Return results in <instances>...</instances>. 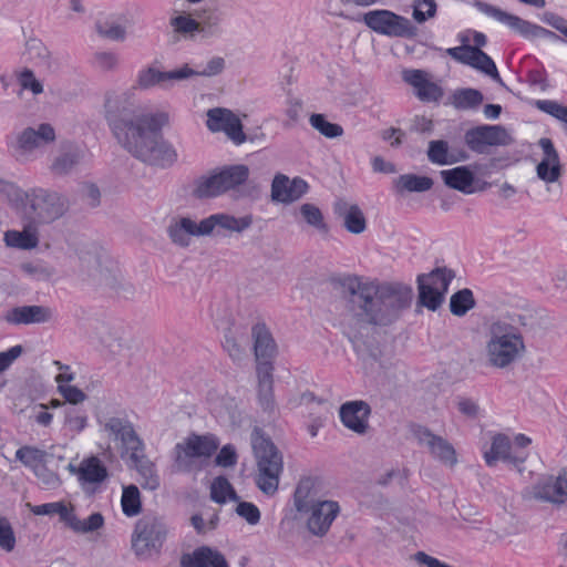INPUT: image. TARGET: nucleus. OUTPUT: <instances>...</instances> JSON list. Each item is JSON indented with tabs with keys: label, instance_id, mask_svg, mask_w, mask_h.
I'll return each instance as SVG.
<instances>
[{
	"label": "nucleus",
	"instance_id": "20",
	"mask_svg": "<svg viewBox=\"0 0 567 567\" xmlns=\"http://www.w3.org/2000/svg\"><path fill=\"white\" fill-rule=\"evenodd\" d=\"M97 422L109 437L121 443V447L126 454L131 451L142 450L143 442L127 419L109 416L99 417Z\"/></svg>",
	"mask_w": 567,
	"mask_h": 567
},
{
	"label": "nucleus",
	"instance_id": "34",
	"mask_svg": "<svg viewBox=\"0 0 567 567\" xmlns=\"http://www.w3.org/2000/svg\"><path fill=\"white\" fill-rule=\"evenodd\" d=\"M127 454L134 467L144 480L142 484L143 487L151 491L156 489L159 486V480L156 475L154 464L144 455V447L142 446V450L131 451Z\"/></svg>",
	"mask_w": 567,
	"mask_h": 567
},
{
	"label": "nucleus",
	"instance_id": "55",
	"mask_svg": "<svg viewBox=\"0 0 567 567\" xmlns=\"http://www.w3.org/2000/svg\"><path fill=\"white\" fill-rule=\"evenodd\" d=\"M0 197L7 199L11 205L21 208L24 203L25 190H22L17 185L0 179Z\"/></svg>",
	"mask_w": 567,
	"mask_h": 567
},
{
	"label": "nucleus",
	"instance_id": "29",
	"mask_svg": "<svg viewBox=\"0 0 567 567\" xmlns=\"http://www.w3.org/2000/svg\"><path fill=\"white\" fill-rule=\"evenodd\" d=\"M334 213L342 219L349 233L359 235L365 230L367 219L357 204L339 199L334 204Z\"/></svg>",
	"mask_w": 567,
	"mask_h": 567
},
{
	"label": "nucleus",
	"instance_id": "50",
	"mask_svg": "<svg viewBox=\"0 0 567 567\" xmlns=\"http://www.w3.org/2000/svg\"><path fill=\"white\" fill-rule=\"evenodd\" d=\"M27 506L30 508V511L34 515H53L58 514L60 516L61 522L64 523V525L68 522V518L70 516V513L72 511V505L68 506L63 502H54V503H47L42 505H31L27 504Z\"/></svg>",
	"mask_w": 567,
	"mask_h": 567
},
{
	"label": "nucleus",
	"instance_id": "45",
	"mask_svg": "<svg viewBox=\"0 0 567 567\" xmlns=\"http://www.w3.org/2000/svg\"><path fill=\"white\" fill-rule=\"evenodd\" d=\"M248 344L247 336L228 330L225 334L224 348L233 360H241Z\"/></svg>",
	"mask_w": 567,
	"mask_h": 567
},
{
	"label": "nucleus",
	"instance_id": "22",
	"mask_svg": "<svg viewBox=\"0 0 567 567\" xmlns=\"http://www.w3.org/2000/svg\"><path fill=\"white\" fill-rule=\"evenodd\" d=\"M190 74H193V72L187 64L179 69L166 72L150 66L138 73L136 85L142 90H147L155 85H161L164 89H171L175 82L188 80Z\"/></svg>",
	"mask_w": 567,
	"mask_h": 567
},
{
	"label": "nucleus",
	"instance_id": "64",
	"mask_svg": "<svg viewBox=\"0 0 567 567\" xmlns=\"http://www.w3.org/2000/svg\"><path fill=\"white\" fill-rule=\"evenodd\" d=\"M172 25L177 32L195 38V33H199L198 19L188 16H178L172 20Z\"/></svg>",
	"mask_w": 567,
	"mask_h": 567
},
{
	"label": "nucleus",
	"instance_id": "28",
	"mask_svg": "<svg viewBox=\"0 0 567 567\" xmlns=\"http://www.w3.org/2000/svg\"><path fill=\"white\" fill-rule=\"evenodd\" d=\"M308 189L307 183L301 178L289 179L284 174H277L271 184V198L280 203L298 200Z\"/></svg>",
	"mask_w": 567,
	"mask_h": 567
},
{
	"label": "nucleus",
	"instance_id": "23",
	"mask_svg": "<svg viewBox=\"0 0 567 567\" xmlns=\"http://www.w3.org/2000/svg\"><path fill=\"white\" fill-rule=\"evenodd\" d=\"M68 470L78 476L80 485L85 493L94 492L92 486L101 484L107 477L106 467L96 456L82 460L78 466L70 463Z\"/></svg>",
	"mask_w": 567,
	"mask_h": 567
},
{
	"label": "nucleus",
	"instance_id": "40",
	"mask_svg": "<svg viewBox=\"0 0 567 567\" xmlns=\"http://www.w3.org/2000/svg\"><path fill=\"white\" fill-rule=\"evenodd\" d=\"M227 190L220 173H217L208 177L199 178L194 188V195L198 198H208L216 197Z\"/></svg>",
	"mask_w": 567,
	"mask_h": 567
},
{
	"label": "nucleus",
	"instance_id": "53",
	"mask_svg": "<svg viewBox=\"0 0 567 567\" xmlns=\"http://www.w3.org/2000/svg\"><path fill=\"white\" fill-rule=\"evenodd\" d=\"M95 28L99 35L109 40L124 41L126 38L125 29L113 20L99 21Z\"/></svg>",
	"mask_w": 567,
	"mask_h": 567
},
{
	"label": "nucleus",
	"instance_id": "54",
	"mask_svg": "<svg viewBox=\"0 0 567 567\" xmlns=\"http://www.w3.org/2000/svg\"><path fill=\"white\" fill-rule=\"evenodd\" d=\"M300 213L305 220L307 221V224L315 227L320 233H328V226L326 225L323 216L317 206L312 204H303L300 207Z\"/></svg>",
	"mask_w": 567,
	"mask_h": 567
},
{
	"label": "nucleus",
	"instance_id": "41",
	"mask_svg": "<svg viewBox=\"0 0 567 567\" xmlns=\"http://www.w3.org/2000/svg\"><path fill=\"white\" fill-rule=\"evenodd\" d=\"M433 186V181L426 176H417L414 174H404L401 175L395 181V188L398 192H416L422 193L431 189Z\"/></svg>",
	"mask_w": 567,
	"mask_h": 567
},
{
	"label": "nucleus",
	"instance_id": "59",
	"mask_svg": "<svg viewBox=\"0 0 567 567\" xmlns=\"http://www.w3.org/2000/svg\"><path fill=\"white\" fill-rule=\"evenodd\" d=\"M436 12L435 0H414L413 3V19L423 23L427 19L433 18Z\"/></svg>",
	"mask_w": 567,
	"mask_h": 567
},
{
	"label": "nucleus",
	"instance_id": "38",
	"mask_svg": "<svg viewBox=\"0 0 567 567\" xmlns=\"http://www.w3.org/2000/svg\"><path fill=\"white\" fill-rule=\"evenodd\" d=\"M197 19L202 38L207 39L221 34L223 13L217 9L203 10Z\"/></svg>",
	"mask_w": 567,
	"mask_h": 567
},
{
	"label": "nucleus",
	"instance_id": "14",
	"mask_svg": "<svg viewBox=\"0 0 567 567\" xmlns=\"http://www.w3.org/2000/svg\"><path fill=\"white\" fill-rule=\"evenodd\" d=\"M453 278L454 272L447 268H436L429 275L419 276V303L431 311L437 310Z\"/></svg>",
	"mask_w": 567,
	"mask_h": 567
},
{
	"label": "nucleus",
	"instance_id": "32",
	"mask_svg": "<svg viewBox=\"0 0 567 567\" xmlns=\"http://www.w3.org/2000/svg\"><path fill=\"white\" fill-rule=\"evenodd\" d=\"M440 175L450 188L456 189L464 194H472L474 174L466 166H458L451 169L440 172Z\"/></svg>",
	"mask_w": 567,
	"mask_h": 567
},
{
	"label": "nucleus",
	"instance_id": "21",
	"mask_svg": "<svg viewBox=\"0 0 567 567\" xmlns=\"http://www.w3.org/2000/svg\"><path fill=\"white\" fill-rule=\"evenodd\" d=\"M533 497L557 506H567V471L547 476L534 485Z\"/></svg>",
	"mask_w": 567,
	"mask_h": 567
},
{
	"label": "nucleus",
	"instance_id": "16",
	"mask_svg": "<svg viewBox=\"0 0 567 567\" xmlns=\"http://www.w3.org/2000/svg\"><path fill=\"white\" fill-rule=\"evenodd\" d=\"M412 435L419 445L425 447L433 460L447 467H454L458 460L454 446L443 436L434 434L425 426L416 425Z\"/></svg>",
	"mask_w": 567,
	"mask_h": 567
},
{
	"label": "nucleus",
	"instance_id": "63",
	"mask_svg": "<svg viewBox=\"0 0 567 567\" xmlns=\"http://www.w3.org/2000/svg\"><path fill=\"white\" fill-rule=\"evenodd\" d=\"M64 423L70 431L79 433L86 427L87 415L78 409L70 408L65 410Z\"/></svg>",
	"mask_w": 567,
	"mask_h": 567
},
{
	"label": "nucleus",
	"instance_id": "10",
	"mask_svg": "<svg viewBox=\"0 0 567 567\" xmlns=\"http://www.w3.org/2000/svg\"><path fill=\"white\" fill-rule=\"evenodd\" d=\"M55 138V130L49 123H41L37 127L28 126L17 134L11 144L12 154L20 163L34 161L38 153Z\"/></svg>",
	"mask_w": 567,
	"mask_h": 567
},
{
	"label": "nucleus",
	"instance_id": "11",
	"mask_svg": "<svg viewBox=\"0 0 567 567\" xmlns=\"http://www.w3.org/2000/svg\"><path fill=\"white\" fill-rule=\"evenodd\" d=\"M538 145L543 151L542 158L536 165V175L545 184V194L550 199H558L563 195V165L553 142L543 137Z\"/></svg>",
	"mask_w": 567,
	"mask_h": 567
},
{
	"label": "nucleus",
	"instance_id": "48",
	"mask_svg": "<svg viewBox=\"0 0 567 567\" xmlns=\"http://www.w3.org/2000/svg\"><path fill=\"white\" fill-rule=\"evenodd\" d=\"M427 157L430 162L439 165H447L457 162V158L449 153V144L443 140L429 143Z\"/></svg>",
	"mask_w": 567,
	"mask_h": 567
},
{
	"label": "nucleus",
	"instance_id": "51",
	"mask_svg": "<svg viewBox=\"0 0 567 567\" xmlns=\"http://www.w3.org/2000/svg\"><path fill=\"white\" fill-rule=\"evenodd\" d=\"M227 189H233L236 186L245 183L249 175V169L246 165H233L225 167L219 172Z\"/></svg>",
	"mask_w": 567,
	"mask_h": 567
},
{
	"label": "nucleus",
	"instance_id": "3",
	"mask_svg": "<svg viewBox=\"0 0 567 567\" xmlns=\"http://www.w3.org/2000/svg\"><path fill=\"white\" fill-rule=\"evenodd\" d=\"M254 224L250 214L235 216L228 213L212 214L199 221L189 216L174 217L168 227L167 235L171 241L182 248L190 245L193 237H230L241 235Z\"/></svg>",
	"mask_w": 567,
	"mask_h": 567
},
{
	"label": "nucleus",
	"instance_id": "33",
	"mask_svg": "<svg viewBox=\"0 0 567 567\" xmlns=\"http://www.w3.org/2000/svg\"><path fill=\"white\" fill-rule=\"evenodd\" d=\"M4 243L9 247L32 249L39 244L37 224L27 220L23 230H8L4 233Z\"/></svg>",
	"mask_w": 567,
	"mask_h": 567
},
{
	"label": "nucleus",
	"instance_id": "42",
	"mask_svg": "<svg viewBox=\"0 0 567 567\" xmlns=\"http://www.w3.org/2000/svg\"><path fill=\"white\" fill-rule=\"evenodd\" d=\"M470 65L482 73L491 76L497 83L503 85V81L498 74L497 68L494 61L484 51L478 48H474Z\"/></svg>",
	"mask_w": 567,
	"mask_h": 567
},
{
	"label": "nucleus",
	"instance_id": "52",
	"mask_svg": "<svg viewBox=\"0 0 567 567\" xmlns=\"http://www.w3.org/2000/svg\"><path fill=\"white\" fill-rule=\"evenodd\" d=\"M45 455L44 451L29 445L22 446L16 452L17 460L33 470L44 462Z\"/></svg>",
	"mask_w": 567,
	"mask_h": 567
},
{
	"label": "nucleus",
	"instance_id": "44",
	"mask_svg": "<svg viewBox=\"0 0 567 567\" xmlns=\"http://www.w3.org/2000/svg\"><path fill=\"white\" fill-rule=\"evenodd\" d=\"M210 498L218 504H225L227 501L237 502L238 495L226 477L218 476L210 484Z\"/></svg>",
	"mask_w": 567,
	"mask_h": 567
},
{
	"label": "nucleus",
	"instance_id": "5",
	"mask_svg": "<svg viewBox=\"0 0 567 567\" xmlns=\"http://www.w3.org/2000/svg\"><path fill=\"white\" fill-rule=\"evenodd\" d=\"M293 506L305 519L307 530L317 537H323L329 532L340 513L338 502L320 498L313 480L309 477L298 483L293 494Z\"/></svg>",
	"mask_w": 567,
	"mask_h": 567
},
{
	"label": "nucleus",
	"instance_id": "56",
	"mask_svg": "<svg viewBox=\"0 0 567 567\" xmlns=\"http://www.w3.org/2000/svg\"><path fill=\"white\" fill-rule=\"evenodd\" d=\"M20 269L23 274L37 280H48L54 275L53 268L42 261L23 262L20 265Z\"/></svg>",
	"mask_w": 567,
	"mask_h": 567
},
{
	"label": "nucleus",
	"instance_id": "47",
	"mask_svg": "<svg viewBox=\"0 0 567 567\" xmlns=\"http://www.w3.org/2000/svg\"><path fill=\"white\" fill-rule=\"evenodd\" d=\"M121 504L123 513L128 517L136 516L141 513V496L135 485L123 487Z\"/></svg>",
	"mask_w": 567,
	"mask_h": 567
},
{
	"label": "nucleus",
	"instance_id": "37",
	"mask_svg": "<svg viewBox=\"0 0 567 567\" xmlns=\"http://www.w3.org/2000/svg\"><path fill=\"white\" fill-rule=\"evenodd\" d=\"M65 526L75 534L94 533L104 526V517L101 513H93L87 518L81 519L74 513V507H72Z\"/></svg>",
	"mask_w": 567,
	"mask_h": 567
},
{
	"label": "nucleus",
	"instance_id": "62",
	"mask_svg": "<svg viewBox=\"0 0 567 567\" xmlns=\"http://www.w3.org/2000/svg\"><path fill=\"white\" fill-rule=\"evenodd\" d=\"M100 341L113 355L120 354L124 348L123 339L116 331L110 329H103L100 336Z\"/></svg>",
	"mask_w": 567,
	"mask_h": 567
},
{
	"label": "nucleus",
	"instance_id": "4",
	"mask_svg": "<svg viewBox=\"0 0 567 567\" xmlns=\"http://www.w3.org/2000/svg\"><path fill=\"white\" fill-rule=\"evenodd\" d=\"M526 326L520 315L498 318L488 324L485 344L486 360L496 369H506L525 353L520 327Z\"/></svg>",
	"mask_w": 567,
	"mask_h": 567
},
{
	"label": "nucleus",
	"instance_id": "25",
	"mask_svg": "<svg viewBox=\"0 0 567 567\" xmlns=\"http://www.w3.org/2000/svg\"><path fill=\"white\" fill-rule=\"evenodd\" d=\"M403 80L413 86L415 95L422 102H439L443 96L442 87L423 70H405Z\"/></svg>",
	"mask_w": 567,
	"mask_h": 567
},
{
	"label": "nucleus",
	"instance_id": "15",
	"mask_svg": "<svg viewBox=\"0 0 567 567\" xmlns=\"http://www.w3.org/2000/svg\"><path fill=\"white\" fill-rule=\"evenodd\" d=\"M363 20L370 29L388 37L409 38L415 34V27L409 19L389 10L369 11Z\"/></svg>",
	"mask_w": 567,
	"mask_h": 567
},
{
	"label": "nucleus",
	"instance_id": "46",
	"mask_svg": "<svg viewBox=\"0 0 567 567\" xmlns=\"http://www.w3.org/2000/svg\"><path fill=\"white\" fill-rule=\"evenodd\" d=\"M483 100V94L475 89H462L453 94V105L458 110L475 109Z\"/></svg>",
	"mask_w": 567,
	"mask_h": 567
},
{
	"label": "nucleus",
	"instance_id": "17",
	"mask_svg": "<svg viewBox=\"0 0 567 567\" xmlns=\"http://www.w3.org/2000/svg\"><path fill=\"white\" fill-rule=\"evenodd\" d=\"M465 142L472 151L484 153L488 146H507L514 140L502 125H481L466 132Z\"/></svg>",
	"mask_w": 567,
	"mask_h": 567
},
{
	"label": "nucleus",
	"instance_id": "31",
	"mask_svg": "<svg viewBox=\"0 0 567 567\" xmlns=\"http://www.w3.org/2000/svg\"><path fill=\"white\" fill-rule=\"evenodd\" d=\"M182 567H228L225 557L209 547L203 546L181 558Z\"/></svg>",
	"mask_w": 567,
	"mask_h": 567
},
{
	"label": "nucleus",
	"instance_id": "9",
	"mask_svg": "<svg viewBox=\"0 0 567 567\" xmlns=\"http://www.w3.org/2000/svg\"><path fill=\"white\" fill-rule=\"evenodd\" d=\"M217 447L213 435H190L176 444L174 466L178 472H198Z\"/></svg>",
	"mask_w": 567,
	"mask_h": 567
},
{
	"label": "nucleus",
	"instance_id": "8",
	"mask_svg": "<svg viewBox=\"0 0 567 567\" xmlns=\"http://www.w3.org/2000/svg\"><path fill=\"white\" fill-rule=\"evenodd\" d=\"M251 445L258 468L256 484L264 494L274 495L284 468L282 456L274 443L257 431L251 435Z\"/></svg>",
	"mask_w": 567,
	"mask_h": 567
},
{
	"label": "nucleus",
	"instance_id": "2",
	"mask_svg": "<svg viewBox=\"0 0 567 567\" xmlns=\"http://www.w3.org/2000/svg\"><path fill=\"white\" fill-rule=\"evenodd\" d=\"M347 290L354 310L347 331L352 342L368 334L370 326H388L398 320L413 297L410 286L396 281H350Z\"/></svg>",
	"mask_w": 567,
	"mask_h": 567
},
{
	"label": "nucleus",
	"instance_id": "26",
	"mask_svg": "<svg viewBox=\"0 0 567 567\" xmlns=\"http://www.w3.org/2000/svg\"><path fill=\"white\" fill-rule=\"evenodd\" d=\"M274 367L269 361L257 364V400L264 412L269 414L276 411L277 404L274 395Z\"/></svg>",
	"mask_w": 567,
	"mask_h": 567
},
{
	"label": "nucleus",
	"instance_id": "39",
	"mask_svg": "<svg viewBox=\"0 0 567 567\" xmlns=\"http://www.w3.org/2000/svg\"><path fill=\"white\" fill-rule=\"evenodd\" d=\"M227 190L220 173H217L208 177L199 178L194 188V195L198 198H208L216 197Z\"/></svg>",
	"mask_w": 567,
	"mask_h": 567
},
{
	"label": "nucleus",
	"instance_id": "61",
	"mask_svg": "<svg viewBox=\"0 0 567 567\" xmlns=\"http://www.w3.org/2000/svg\"><path fill=\"white\" fill-rule=\"evenodd\" d=\"M16 535L10 522L0 516V548L7 553H11L16 547Z\"/></svg>",
	"mask_w": 567,
	"mask_h": 567
},
{
	"label": "nucleus",
	"instance_id": "1",
	"mask_svg": "<svg viewBox=\"0 0 567 567\" xmlns=\"http://www.w3.org/2000/svg\"><path fill=\"white\" fill-rule=\"evenodd\" d=\"M103 107L115 138L134 157L158 166L176 161V151L162 134L168 114L146 112L136 101L134 89L107 91Z\"/></svg>",
	"mask_w": 567,
	"mask_h": 567
},
{
	"label": "nucleus",
	"instance_id": "13",
	"mask_svg": "<svg viewBox=\"0 0 567 567\" xmlns=\"http://www.w3.org/2000/svg\"><path fill=\"white\" fill-rule=\"evenodd\" d=\"M168 534V527L158 516H144L135 524L132 535V548L136 556L143 557L152 549L158 550Z\"/></svg>",
	"mask_w": 567,
	"mask_h": 567
},
{
	"label": "nucleus",
	"instance_id": "43",
	"mask_svg": "<svg viewBox=\"0 0 567 567\" xmlns=\"http://www.w3.org/2000/svg\"><path fill=\"white\" fill-rule=\"evenodd\" d=\"M475 307V299L472 290L464 288L450 298V311L456 317L465 316L471 309Z\"/></svg>",
	"mask_w": 567,
	"mask_h": 567
},
{
	"label": "nucleus",
	"instance_id": "57",
	"mask_svg": "<svg viewBox=\"0 0 567 567\" xmlns=\"http://www.w3.org/2000/svg\"><path fill=\"white\" fill-rule=\"evenodd\" d=\"M236 503L237 505L235 507V513L240 518L246 520L247 524L255 526L260 522L261 514L259 508L255 504L246 501H240L239 498Z\"/></svg>",
	"mask_w": 567,
	"mask_h": 567
},
{
	"label": "nucleus",
	"instance_id": "35",
	"mask_svg": "<svg viewBox=\"0 0 567 567\" xmlns=\"http://www.w3.org/2000/svg\"><path fill=\"white\" fill-rule=\"evenodd\" d=\"M252 337L255 340L254 350L256 359L259 362L269 361L275 351L276 344L265 326L257 324L252 328Z\"/></svg>",
	"mask_w": 567,
	"mask_h": 567
},
{
	"label": "nucleus",
	"instance_id": "60",
	"mask_svg": "<svg viewBox=\"0 0 567 567\" xmlns=\"http://www.w3.org/2000/svg\"><path fill=\"white\" fill-rule=\"evenodd\" d=\"M536 106L540 111L567 124V106L551 100H539L536 102Z\"/></svg>",
	"mask_w": 567,
	"mask_h": 567
},
{
	"label": "nucleus",
	"instance_id": "58",
	"mask_svg": "<svg viewBox=\"0 0 567 567\" xmlns=\"http://www.w3.org/2000/svg\"><path fill=\"white\" fill-rule=\"evenodd\" d=\"M17 80L22 90L31 91L34 95L43 93L42 83L35 78L31 69L24 68L16 73Z\"/></svg>",
	"mask_w": 567,
	"mask_h": 567
},
{
	"label": "nucleus",
	"instance_id": "27",
	"mask_svg": "<svg viewBox=\"0 0 567 567\" xmlns=\"http://www.w3.org/2000/svg\"><path fill=\"white\" fill-rule=\"evenodd\" d=\"M370 406L364 401H351L341 405L342 424L357 434H364L369 429Z\"/></svg>",
	"mask_w": 567,
	"mask_h": 567
},
{
	"label": "nucleus",
	"instance_id": "36",
	"mask_svg": "<svg viewBox=\"0 0 567 567\" xmlns=\"http://www.w3.org/2000/svg\"><path fill=\"white\" fill-rule=\"evenodd\" d=\"M25 51L30 60L37 64L45 68L49 71H54L58 68V62L53 59L51 51L39 39H30L25 43Z\"/></svg>",
	"mask_w": 567,
	"mask_h": 567
},
{
	"label": "nucleus",
	"instance_id": "24",
	"mask_svg": "<svg viewBox=\"0 0 567 567\" xmlns=\"http://www.w3.org/2000/svg\"><path fill=\"white\" fill-rule=\"evenodd\" d=\"M54 312L48 306H18L7 311L4 320L14 326L41 324L53 320Z\"/></svg>",
	"mask_w": 567,
	"mask_h": 567
},
{
	"label": "nucleus",
	"instance_id": "12",
	"mask_svg": "<svg viewBox=\"0 0 567 567\" xmlns=\"http://www.w3.org/2000/svg\"><path fill=\"white\" fill-rule=\"evenodd\" d=\"M484 460L488 466H494L497 461L502 460L511 464L520 474L526 471L530 474L542 465L537 453H527L525 455L513 454L512 442L509 437L503 433L493 436L489 451L484 453Z\"/></svg>",
	"mask_w": 567,
	"mask_h": 567
},
{
	"label": "nucleus",
	"instance_id": "49",
	"mask_svg": "<svg viewBox=\"0 0 567 567\" xmlns=\"http://www.w3.org/2000/svg\"><path fill=\"white\" fill-rule=\"evenodd\" d=\"M309 123L321 135L327 138L340 137L343 134L341 125L329 122L323 114L313 113L309 117Z\"/></svg>",
	"mask_w": 567,
	"mask_h": 567
},
{
	"label": "nucleus",
	"instance_id": "30",
	"mask_svg": "<svg viewBox=\"0 0 567 567\" xmlns=\"http://www.w3.org/2000/svg\"><path fill=\"white\" fill-rule=\"evenodd\" d=\"M80 159V148L72 143H64L61 145L59 154L53 157L49 169L54 176H66L73 172Z\"/></svg>",
	"mask_w": 567,
	"mask_h": 567
},
{
	"label": "nucleus",
	"instance_id": "6",
	"mask_svg": "<svg viewBox=\"0 0 567 567\" xmlns=\"http://www.w3.org/2000/svg\"><path fill=\"white\" fill-rule=\"evenodd\" d=\"M81 275L96 284L133 293V286L125 281L117 264L101 247L87 246L80 250Z\"/></svg>",
	"mask_w": 567,
	"mask_h": 567
},
{
	"label": "nucleus",
	"instance_id": "7",
	"mask_svg": "<svg viewBox=\"0 0 567 567\" xmlns=\"http://www.w3.org/2000/svg\"><path fill=\"white\" fill-rule=\"evenodd\" d=\"M69 206V199L56 190L32 187L25 190L21 209L27 220L39 225L60 219L68 212Z\"/></svg>",
	"mask_w": 567,
	"mask_h": 567
},
{
	"label": "nucleus",
	"instance_id": "18",
	"mask_svg": "<svg viewBox=\"0 0 567 567\" xmlns=\"http://www.w3.org/2000/svg\"><path fill=\"white\" fill-rule=\"evenodd\" d=\"M481 11L492 17L496 21L506 24L512 30L518 32L520 35L533 39V38H543L548 37L551 39H558V35L553 31H549L543 27L536 25L526 21L515 14L503 11L502 9L491 6V4H481Z\"/></svg>",
	"mask_w": 567,
	"mask_h": 567
},
{
	"label": "nucleus",
	"instance_id": "19",
	"mask_svg": "<svg viewBox=\"0 0 567 567\" xmlns=\"http://www.w3.org/2000/svg\"><path fill=\"white\" fill-rule=\"evenodd\" d=\"M206 125L210 132H224L236 145H241L247 141L240 118L228 109L208 110Z\"/></svg>",
	"mask_w": 567,
	"mask_h": 567
}]
</instances>
